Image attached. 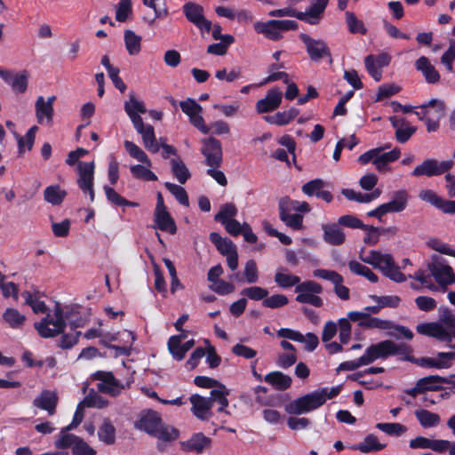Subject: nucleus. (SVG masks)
Returning <instances> with one entry per match:
<instances>
[{
  "mask_svg": "<svg viewBox=\"0 0 455 455\" xmlns=\"http://www.w3.org/2000/svg\"><path fill=\"white\" fill-rule=\"evenodd\" d=\"M2 79L11 85L12 89L18 93H24L28 88V73L22 70L20 73L12 74L9 70H0Z\"/></svg>",
  "mask_w": 455,
  "mask_h": 455,
  "instance_id": "nucleus-22",
  "label": "nucleus"
},
{
  "mask_svg": "<svg viewBox=\"0 0 455 455\" xmlns=\"http://www.w3.org/2000/svg\"><path fill=\"white\" fill-rule=\"evenodd\" d=\"M434 110L436 112V118L443 117L445 111L444 103L432 99L427 103L420 106V111H416L415 114L420 120H426Z\"/></svg>",
  "mask_w": 455,
  "mask_h": 455,
  "instance_id": "nucleus-34",
  "label": "nucleus"
},
{
  "mask_svg": "<svg viewBox=\"0 0 455 455\" xmlns=\"http://www.w3.org/2000/svg\"><path fill=\"white\" fill-rule=\"evenodd\" d=\"M329 185L322 179H315L307 181L301 187V191L307 196H315L326 203H331L333 199L332 194L325 189Z\"/></svg>",
  "mask_w": 455,
  "mask_h": 455,
  "instance_id": "nucleus-18",
  "label": "nucleus"
},
{
  "mask_svg": "<svg viewBox=\"0 0 455 455\" xmlns=\"http://www.w3.org/2000/svg\"><path fill=\"white\" fill-rule=\"evenodd\" d=\"M452 166L451 161L438 162L436 159L428 158L424 160L420 164L417 165L412 171L411 175L414 177H433L439 176L450 170Z\"/></svg>",
  "mask_w": 455,
  "mask_h": 455,
  "instance_id": "nucleus-11",
  "label": "nucleus"
},
{
  "mask_svg": "<svg viewBox=\"0 0 455 455\" xmlns=\"http://www.w3.org/2000/svg\"><path fill=\"white\" fill-rule=\"evenodd\" d=\"M202 154L205 156L206 164L210 167H219L222 161V148L220 142L213 138L202 140Z\"/></svg>",
  "mask_w": 455,
  "mask_h": 455,
  "instance_id": "nucleus-17",
  "label": "nucleus"
},
{
  "mask_svg": "<svg viewBox=\"0 0 455 455\" xmlns=\"http://www.w3.org/2000/svg\"><path fill=\"white\" fill-rule=\"evenodd\" d=\"M376 427L391 436H401L407 432V427L397 422L378 423Z\"/></svg>",
  "mask_w": 455,
  "mask_h": 455,
  "instance_id": "nucleus-54",
  "label": "nucleus"
},
{
  "mask_svg": "<svg viewBox=\"0 0 455 455\" xmlns=\"http://www.w3.org/2000/svg\"><path fill=\"white\" fill-rule=\"evenodd\" d=\"M99 440L105 444H113L116 441V428L113 424L105 419L98 430Z\"/></svg>",
  "mask_w": 455,
  "mask_h": 455,
  "instance_id": "nucleus-47",
  "label": "nucleus"
},
{
  "mask_svg": "<svg viewBox=\"0 0 455 455\" xmlns=\"http://www.w3.org/2000/svg\"><path fill=\"white\" fill-rule=\"evenodd\" d=\"M275 283L284 289L300 284V278L298 275L285 272H276L275 275Z\"/></svg>",
  "mask_w": 455,
  "mask_h": 455,
  "instance_id": "nucleus-52",
  "label": "nucleus"
},
{
  "mask_svg": "<svg viewBox=\"0 0 455 455\" xmlns=\"http://www.w3.org/2000/svg\"><path fill=\"white\" fill-rule=\"evenodd\" d=\"M192 404L191 411L201 420H208L212 416V399L195 394L189 397Z\"/></svg>",
  "mask_w": 455,
  "mask_h": 455,
  "instance_id": "nucleus-21",
  "label": "nucleus"
},
{
  "mask_svg": "<svg viewBox=\"0 0 455 455\" xmlns=\"http://www.w3.org/2000/svg\"><path fill=\"white\" fill-rule=\"evenodd\" d=\"M374 267L379 269L385 276L394 282L403 283L406 280L405 275L400 271L391 254L379 252V259Z\"/></svg>",
  "mask_w": 455,
  "mask_h": 455,
  "instance_id": "nucleus-14",
  "label": "nucleus"
},
{
  "mask_svg": "<svg viewBox=\"0 0 455 455\" xmlns=\"http://www.w3.org/2000/svg\"><path fill=\"white\" fill-rule=\"evenodd\" d=\"M300 40L304 43L306 51L313 61H318L325 57H331V52L324 41L314 39L305 33L299 35Z\"/></svg>",
  "mask_w": 455,
  "mask_h": 455,
  "instance_id": "nucleus-15",
  "label": "nucleus"
},
{
  "mask_svg": "<svg viewBox=\"0 0 455 455\" xmlns=\"http://www.w3.org/2000/svg\"><path fill=\"white\" fill-rule=\"evenodd\" d=\"M445 355V352H439L435 357H421L417 359V363L426 368L448 369L450 364Z\"/></svg>",
  "mask_w": 455,
  "mask_h": 455,
  "instance_id": "nucleus-39",
  "label": "nucleus"
},
{
  "mask_svg": "<svg viewBox=\"0 0 455 455\" xmlns=\"http://www.w3.org/2000/svg\"><path fill=\"white\" fill-rule=\"evenodd\" d=\"M125 378L124 379H116L110 371H96L92 374L94 379L99 380L97 389L99 392L109 395L111 396H117L121 392L129 388L133 382V373L128 369L124 368Z\"/></svg>",
  "mask_w": 455,
  "mask_h": 455,
  "instance_id": "nucleus-3",
  "label": "nucleus"
},
{
  "mask_svg": "<svg viewBox=\"0 0 455 455\" xmlns=\"http://www.w3.org/2000/svg\"><path fill=\"white\" fill-rule=\"evenodd\" d=\"M386 444L380 443L378 437L374 435H367L363 442L353 446L354 450H358L363 453L371 451H379L383 450Z\"/></svg>",
  "mask_w": 455,
  "mask_h": 455,
  "instance_id": "nucleus-44",
  "label": "nucleus"
},
{
  "mask_svg": "<svg viewBox=\"0 0 455 455\" xmlns=\"http://www.w3.org/2000/svg\"><path fill=\"white\" fill-rule=\"evenodd\" d=\"M348 267L350 271L353 272L354 274L363 275L371 283H377L379 280L378 275L374 272H372L368 267L359 263L358 261H349Z\"/></svg>",
  "mask_w": 455,
  "mask_h": 455,
  "instance_id": "nucleus-51",
  "label": "nucleus"
},
{
  "mask_svg": "<svg viewBox=\"0 0 455 455\" xmlns=\"http://www.w3.org/2000/svg\"><path fill=\"white\" fill-rule=\"evenodd\" d=\"M299 115V110L291 108L288 110L283 112H277L273 116H267L264 119L271 124L276 125H285L289 124L292 119H294Z\"/></svg>",
  "mask_w": 455,
  "mask_h": 455,
  "instance_id": "nucleus-41",
  "label": "nucleus"
},
{
  "mask_svg": "<svg viewBox=\"0 0 455 455\" xmlns=\"http://www.w3.org/2000/svg\"><path fill=\"white\" fill-rule=\"evenodd\" d=\"M315 277L328 280L334 284V291L336 295L343 300L349 299V289L343 285V277L334 270H328L323 268L315 269L313 272Z\"/></svg>",
  "mask_w": 455,
  "mask_h": 455,
  "instance_id": "nucleus-16",
  "label": "nucleus"
},
{
  "mask_svg": "<svg viewBox=\"0 0 455 455\" xmlns=\"http://www.w3.org/2000/svg\"><path fill=\"white\" fill-rule=\"evenodd\" d=\"M81 403L84 407L98 409H103L108 404V400L94 390H91Z\"/></svg>",
  "mask_w": 455,
  "mask_h": 455,
  "instance_id": "nucleus-53",
  "label": "nucleus"
},
{
  "mask_svg": "<svg viewBox=\"0 0 455 455\" xmlns=\"http://www.w3.org/2000/svg\"><path fill=\"white\" fill-rule=\"evenodd\" d=\"M364 64L366 70L370 74V76L377 82L380 81L382 77L381 68H379L378 64L375 60V56L371 54L365 57Z\"/></svg>",
  "mask_w": 455,
  "mask_h": 455,
  "instance_id": "nucleus-63",
  "label": "nucleus"
},
{
  "mask_svg": "<svg viewBox=\"0 0 455 455\" xmlns=\"http://www.w3.org/2000/svg\"><path fill=\"white\" fill-rule=\"evenodd\" d=\"M414 415L419 425L423 428H431L437 427L441 422L439 414L425 409H419L414 411Z\"/></svg>",
  "mask_w": 455,
  "mask_h": 455,
  "instance_id": "nucleus-38",
  "label": "nucleus"
},
{
  "mask_svg": "<svg viewBox=\"0 0 455 455\" xmlns=\"http://www.w3.org/2000/svg\"><path fill=\"white\" fill-rule=\"evenodd\" d=\"M289 302L288 298L283 294H274L270 297H266L262 301V306L267 308H279Z\"/></svg>",
  "mask_w": 455,
  "mask_h": 455,
  "instance_id": "nucleus-64",
  "label": "nucleus"
},
{
  "mask_svg": "<svg viewBox=\"0 0 455 455\" xmlns=\"http://www.w3.org/2000/svg\"><path fill=\"white\" fill-rule=\"evenodd\" d=\"M56 100L55 96H51L45 100L43 96H39L36 101V116L37 122L41 124L52 123L54 114L53 103Z\"/></svg>",
  "mask_w": 455,
  "mask_h": 455,
  "instance_id": "nucleus-20",
  "label": "nucleus"
},
{
  "mask_svg": "<svg viewBox=\"0 0 455 455\" xmlns=\"http://www.w3.org/2000/svg\"><path fill=\"white\" fill-rule=\"evenodd\" d=\"M212 440L205 436L203 433L193 435L188 441L181 443L184 451L202 453L205 449L211 446Z\"/></svg>",
  "mask_w": 455,
  "mask_h": 455,
  "instance_id": "nucleus-28",
  "label": "nucleus"
},
{
  "mask_svg": "<svg viewBox=\"0 0 455 455\" xmlns=\"http://www.w3.org/2000/svg\"><path fill=\"white\" fill-rule=\"evenodd\" d=\"M124 111L131 119L132 124H136L142 120L140 115L147 112L145 104L136 98L134 93L129 94V100L124 102Z\"/></svg>",
  "mask_w": 455,
  "mask_h": 455,
  "instance_id": "nucleus-25",
  "label": "nucleus"
},
{
  "mask_svg": "<svg viewBox=\"0 0 455 455\" xmlns=\"http://www.w3.org/2000/svg\"><path fill=\"white\" fill-rule=\"evenodd\" d=\"M283 98V92L280 89L273 88L269 90L264 99H261L256 103V109L258 113H268L276 109Z\"/></svg>",
  "mask_w": 455,
  "mask_h": 455,
  "instance_id": "nucleus-24",
  "label": "nucleus"
},
{
  "mask_svg": "<svg viewBox=\"0 0 455 455\" xmlns=\"http://www.w3.org/2000/svg\"><path fill=\"white\" fill-rule=\"evenodd\" d=\"M416 330L419 334L435 338L441 342L450 343L452 339H455V330L449 331L443 324L437 322L418 324Z\"/></svg>",
  "mask_w": 455,
  "mask_h": 455,
  "instance_id": "nucleus-13",
  "label": "nucleus"
},
{
  "mask_svg": "<svg viewBox=\"0 0 455 455\" xmlns=\"http://www.w3.org/2000/svg\"><path fill=\"white\" fill-rule=\"evenodd\" d=\"M279 218L289 228L293 230H301L303 228V216L299 213H292L293 211L279 201Z\"/></svg>",
  "mask_w": 455,
  "mask_h": 455,
  "instance_id": "nucleus-26",
  "label": "nucleus"
},
{
  "mask_svg": "<svg viewBox=\"0 0 455 455\" xmlns=\"http://www.w3.org/2000/svg\"><path fill=\"white\" fill-rule=\"evenodd\" d=\"M279 201L287 205L290 210L299 214L307 213L311 211L309 204L304 201L292 200L287 196L282 197Z\"/></svg>",
  "mask_w": 455,
  "mask_h": 455,
  "instance_id": "nucleus-61",
  "label": "nucleus"
},
{
  "mask_svg": "<svg viewBox=\"0 0 455 455\" xmlns=\"http://www.w3.org/2000/svg\"><path fill=\"white\" fill-rule=\"evenodd\" d=\"M428 270L436 283L447 286L455 283V274L445 259L438 255H433L427 264Z\"/></svg>",
  "mask_w": 455,
  "mask_h": 455,
  "instance_id": "nucleus-8",
  "label": "nucleus"
},
{
  "mask_svg": "<svg viewBox=\"0 0 455 455\" xmlns=\"http://www.w3.org/2000/svg\"><path fill=\"white\" fill-rule=\"evenodd\" d=\"M237 212V208L234 204H225L215 215L214 220L223 225L231 220H235L234 217L236 216Z\"/></svg>",
  "mask_w": 455,
  "mask_h": 455,
  "instance_id": "nucleus-57",
  "label": "nucleus"
},
{
  "mask_svg": "<svg viewBox=\"0 0 455 455\" xmlns=\"http://www.w3.org/2000/svg\"><path fill=\"white\" fill-rule=\"evenodd\" d=\"M22 297L25 299V303L32 308L34 313L44 314L47 312L48 308L45 303L39 299L37 293L33 294L29 291H24Z\"/></svg>",
  "mask_w": 455,
  "mask_h": 455,
  "instance_id": "nucleus-50",
  "label": "nucleus"
},
{
  "mask_svg": "<svg viewBox=\"0 0 455 455\" xmlns=\"http://www.w3.org/2000/svg\"><path fill=\"white\" fill-rule=\"evenodd\" d=\"M94 162H79L77 164V185L84 194H88L91 202L94 201Z\"/></svg>",
  "mask_w": 455,
  "mask_h": 455,
  "instance_id": "nucleus-9",
  "label": "nucleus"
},
{
  "mask_svg": "<svg viewBox=\"0 0 455 455\" xmlns=\"http://www.w3.org/2000/svg\"><path fill=\"white\" fill-rule=\"evenodd\" d=\"M253 28L258 34H262L266 38L278 41L283 37V31L296 30L298 23L290 20H271L265 22L256 21Z\"/></svg>",
  "mask_w": 455,
  "mask_h": 455,
  "instance_id": "nucleus-6",
  "label": "nucleus"
},
{
  "mask_svg": "<svg viewBox=\"0 0 455 455\" xmlns=\"http://www.w3.org/2000/svg\"><path fill=\"white\" fill-rule=\"evenodd\" d=\"M35 329L38 334L44 339L53 338L62 333L66 327L65 316L60 304L48 312L39 322L35 323Z\"/></svg>",
  "mask_w": 455,
  "mask_h": 455,
  "instance_id": "nucleus-4",
  "label": "nucleus"
},
{
  "mask_svg": "<svg viewBox=\"0 0 455 455\" xmlns=\"http://www.w3.org/2000/svg\"><path fill=\"white\" fill-rule=\"evenodd\" d=\"M400 156V150L395 148L388 152H382L380 148H378V154L374 160V165L377 170H384L388 163H392L397 160Z\"/></svg>",
  "mask_w": 455,
  "mask_h": 455,
  "instance_id": "nucleus-46",
  "label": "nucleus"
},
{
  "mask_svg": "<svg viewBox=\"0 0 455 455\" xmlns=\"http://www.w3.org/2000/svg\"><path fill=\"white\" fill-rule=\"evenodd\" d=\"M346 23L348 30L352 34L365 35L367 29L363 22L356 18V16L351 12H346Z\"/></svg>",
  "mask_w": 455,
  "mask_h": 455,
  "instance_id": "nucleus-56",
  "label": "nucleus"
},
{
  "mask_svg": "<svg viewBox=\"0 0 455 455\" xmlns=\"http://www.w3.org/2000/svg\"><path fill=\"white\" fill-rule=\"evenodd\" d=\"M241 294L251 300H264L268 295V291L260 286H249L244 288Z\"/></svg>",
  "mask_w": 455,
  "mask_h": 455,
  "instance_id": "nucleus-60",
  "label": "nucleus"
},
{
  "mask_svg": "<svg viewBox=\"0 0 455 455\" xmlns=\"http://www.w3.org/2000/svg\"><path fill=\"white\" fill-rule=\"evenodd\" d=\"M411 348L407 344L401 342L395 343L390 339L380 341L371 345L364 352L365 359L363 361L370 364L378 359H386L391 355L400 356L404 360H411L409 355Z\"/></svg>",
  "mask_w": 455,
  "mask_h": 455,
  "instance_id": "nucleus-2",
  "label": "nucleus"
},
{
  "mask_svg": "<svg viewBox=\"0 0 455 455\" xmlns=\"http://www.w3.org/2000/svg\"><path fill=\"white\" fill-rule=\"evenodd\" d=\"M186 18L195 24L198 28L209 32L212 28V22L204 17V9L195 3H188L183 6Z\"/></svg>",
  "mask_w": 455,
  "mask_h": 455,
  "instance_id": "nucleus-19",
  "label": "nucleus"
},
{
  "mask_svg": "<svg viewBox=\"0 0 455 455\" xmlns=\"http://www.w3.org/2000/svg\"><path fill=\"white\" fill-rule=\"evenodd\" d=\"M210 240L216 246L220 253L225 257L237 251L235 244L230 239L224 238L218 233H211Z\"/></svg>",
  "mask_w": 455,
  "mask_h": 455,
  "instance_id": "nucleus-37",
  "label": "nucleus"
},
{
  "mask_svg": "<svg viewBox=\"0 0 455 455\" xmlns=\"http://www.w3.org/2000/svg\"><path fill=\"white\" fill-rule=\"evenodd\" d=\"M409 201V194L406 190L401 189L393 192L391 199L384 205L389 212H401L406 209Z\"/></svg>",
  "mask_w": 455,
  "mask_h": 455,
  "instance_id": "nucleus-33",
  "label": "nucleus"
},
{
  "mask_svg": "<svg viewBox=\"0 0 455 455\" xmlns=\"http://www.w3.org/2000/svg\"><path fill=\"white\" fill-rule=\"evenodd\" d=\"M136 132L140 134L143 145L150 153H157L160 150V145L156 141L154 127L150 124H145L143 121L133 124Z\"/></svg>",
  "mask_w": 455,
  "mask_h": 455,
  "instance_id": "nucleus-23",
  "label": "nucleus"
},
{
  "mask_svg": "<svg viewBox=\"0 0 455 455\" xmlns=\"http://www.w3.org/2000/svg\"><path fill=\"white\" fill-rule=\"evenodd\" d=\"M58 395L51 390H44L34 399L33 405L41 410H44L49 415H53L58 404Z\"/></svg>",
  "mask_w": 455,
  "mask_h": 455,
  "instance_id": "nucleus-27",
  "label": "nucleus"
},
{
  "mask_svg": "<svg viewBox=\"0 0 455 455\" xmlns=\"http://www.w3.org/2000/svg\"><path fill=\"white\" fill-rule=\"evenodd\" d=\"M341 386L332 387H322L305 395L296 398L285 405V411L289 414L300 415L313 411L327 400L336 397L341 391Z\"/></svg>",
  "mask_w": 455,
  "mask_h": 455,
  "instance_id": "nucleus-1",
  "label": "nucleus"
},
{
  "mask_svg": "<svg viewBox=\"0 0 455 455\" xmlns=\"http://www.w3.org/2000/svg\"><path fill=\"white\" fill-rule=\"evenodd\" d=\"M57 448H71L74 455H95L96 451L86 442L73 434L62 433L55 442Z\"/></svg>",
  "mask_w": 455,
  "mask_h": 455,
  "instance_id": "nucleus-10",
  "label": "nucleus"
},
{
  "mask_svg": "<svg viewBox=\"0 0 455 455\" xmlns=\"http://www.w3.org/2000/svg\"><path fill=\"white\" fill-rule=\"evenodd\" d=\"M153 436L161 441L171 442L178 438L179 431L173 427L164 425L163 422H161L156 430V433H155Z\"/></svg>",
  "mask_w": 455,
  "mask_h": 455,
  "instance_id": "nucleus-55",
  "label": "nucleus"
},
{
  "mask_svg": "<svg viewBox=\"0 0 455 455\" xmlns=\"http://www.w3.org/2000/svg\"><path fill=\"white\" fill-rule=\"evenodd\" d=\"M339 338L341 344H347L351 339L352 325L347 318H339L338 323Z\"/></svg>",
  "mask_w": 455,
  "mask_h": 455,
  "instance_id": "nucleus-62",
  "label": "nucleus"
},
{
  "mask_svg": "<svg viewBox=\"0 0 455 455\" xmlns=\"http://www.w3.org/2000/svg\"><path fill=\"white\" fill-rule=\"evenodd\" d=\"M67 192L59 185L47 187L44 191V200L52 205H60L64 201Z\"/></svg>",
  "mask_w": 455,
  "mask_h": 455,
  "instance_id": "nucleus-43",
  "label": "nucleus"
},
{
  "mask_svg": "<svg viewBox=\"0 0 455 455\" xmlns=\"http://www.w3.org/2000/svg\"><path fill=\"white\" fill-rule=\"evenodd\" d=\"M415 68L421 72L428 84H436L439 82L440 74L427 57H419L415 61Z\"/></svg>",
  "mask_w": 455,
  "mask_h": 455,
  "instance_id": "nucleus-31",
  "label": "nucleus"
},
{
  "mask_svg": "<svg viewBox=\"0 0 455 455\" xmlns=\"http://www.w3.org/2000/svg\"><path fill=\"white\" fill-rule=\"evenodd\" d=\"M161 422L162 419L157 412L149 411L140 417V419L135 423V427L140 430L145 431L150 435H154Z\"/></svg>",
  "mask_w": 455,
  "mask_h": 455,
  "instance_id": "nucleus-30",
  "label": "nucleus"
},
{
  "mask_svg": "<svg viewBox=\"0 0 455 455\" xmlns=\"http://www.w3.org/2000/svg\"><path fill=\"white\" fill-rule=\"evenodd\" d=\"M323 239L331 245H340L345 242L346 235L339 223L323 224Z\"/></svg>",
  "mask_w": 455,
  "mask_h": 455,
  "instance_id": "nucleus-29",
  "label": "nucleus"
},
{
  "mask_svg": "<svg viewBox=\"0 0 455 455\" xmlns=\"http://www.w3.org/2000/svg\"><path fill=\"white\" fill-rule=\"evenodd\" d=\"M124 146L131 157L145 164H135L131 166L130 172L132 175L135 179L139 180L149 181L156 180V175L149 169L152 165V163L151 160L148 158V155L132 141L124 140Z\"/></svg>",
  "mask_w": 455,
  "mask_h": 455,
  "instance_id": "nucleus-5",
  "label": "nucleus"
},
{
  "mask_svg": "<svg viewBox=\"0 0 455 455\" xmlns=\"http://www.w3.org/2000/svg\"><path fill=\"white\" fill-rule=\"evenodd\" d=\"M264 380L278 390H285L291 385V379L280 371L267 374Z\"/></svg>",
  "mask_w": 455,
  "mask_h": 455,
  "instance_id": "nucleus-40",
  "label": "nucleus"
},
{
  "mask_svg": "<svg viewBox=\"0 0 455 455\" xmlns=\"http://www.w3.org/2000/svg\"><path fill=\"white\" fill-rule=\"evenodd\" d=\"M171 167L173 176L180 184H184L190 178V172L186 164L180 159L171 160Z\"/></svg>",
  "mask_w": 455,
  "mask_h": 455,
  "instance_id": "nucleus-48",
  "label": "nucleus"
},
{
  "mask_svg": "<svg viewBox=\"0 0 455 455\" xmlns=\"http://www.w3.org/2000/svg\"><path fill=\"white\" fill-rule=\"evenodd\" d=\"M360 326L363 328L369 329H379V330H387L393 327L391 322L387 320H383L377 317H371L369 315L364 321L360 322Z\"/></svg>",
  "mask_w": 455,
  "mask_h": 455,
  "instance_id": "nucleus-59",
  "label": "nucleus"
},
{
  "mask_svg": "<svg viewBox=\"0 0 455 455\" xmlns=\"http://www.w3.org/2000/svg\"><path fill=\"white\" fill-rule=\"evenodd\" d=\"M449 380L438 375H430L419 379L411 388L405 389L403 392L411 396L417 397L419 395L427 391H435L442 388L443 384H448Z\"/></svg>",
  "mask_w": 455,
  "mask_h": 455,
  "instance_id": "nucleus-12",
  "label": "nucleus"
},
{
  "mask_svg": "<svg viewBox=\"0 0 455 455\" xmlns=\"http://www.w3.org/2000/svg\"><path fill=\"white\" fill-rule=\"evenodd\" d=\"M167 346L172 356L177 361H181L187 352L195 346V340L190 339L182 344L179 337H170Z\"/></svg>",
  "mask_w": 455,
  "mask_h": 455,
  "instance_id": "nucleus-32",
  "label": "nucleus"
},
{
  "mask_svg": "<svg viewBox=\"0 0 455 455\" xmlns=\"http://www.w3.org/2000/svg\"><path fill=\"white\" fill-rule=\"evenodd\" d=\"M228 395V389H227L224 385L220 384L217 388L211 391V396L209 398L212 399V404L214 402H217L220 404L218 411L222 412L228 405V400L227 398Z\"/></svg>",
  "mask_w": 455,
  "mask_h": 455,
  "instance_id": "nucleus-49",
  "label": "nucleus"
},
{
  "mask_svg": "<svg viewBox=\"0 0 455 455\" xmlns=\"http://www.w3.org/2000/svg\"><path fill=\"white\" fill-rule=\"evenodd\" d=\"M4 321L12 329H20L26 321V316L13 307H8L3 314Z\"/></svg>",
  "mask_w": 455,
  "mask_h": 455,
  "instance_id": "nucleus-45",
  "label": "nucleus"
},
{
  "mask_svg": "<svg viewBox=\"0 0 455 455\" xmlns=\"http://www.w3.org/2000/svg\"><path fill=\"white\" fill-rule=\"evenodd\" d=\"M125 48L130 55H138L141 51L140 36L135 34L132 30H125L124 34Z\"/></svg>",
  "mask_w": 455,
  "mask_h": 455,
  "instance_id": "nucleus-42",
  "label": "nucleus"
},
{
  "mask_svg": "<svg viewBox=\"0 0 455 455\" xmlns=\"http://www.w3.org/2000/svg\"><path fill=\"white\" fill-rule=\"evenodd\" d=\"M155 222L156 227L164 232H168L172 235L175 234L177 228L174 220L168 212L167 209L155 211Z\"/></svg>",
  "mask_w": 455,
  "mask_h": 455,
  "instance_id": "nucleus-36",
  "label": "nucleus"
},
{
  "mask_svg": "<svg viewBox=\"0 0 455 455\" xmlns=\"http://www.w3.org/2000/svg\"><path fill=\"white\" fill-rule=\"evenodd\" d=\"M296 300L299 303L310 304L320 307L323 306V299L318 294L323 292L321 284L315 281H305L295 287Z\"/></svg>",
  "mask_w": 455,
  "mask_h": 455,
  "instance_id": "nucleus-7",
  "label": "nucleus"
},
{
  "mask_svg": "<svg viewBox=\"0 0 455 455\" xmlns=\"http://www.w3.org/2000/svg\"><path fill=\"white\" fill-rule=\"evenodd\" d=\"M310 6L306 10L307 23L315 25L319 23L329 0H309Z\"/></svg>",
  "mask_w": 455,
  "mask_h": 455,
  "instance_id": "nucleus-35",
  "label": "nucleus"
},
{
  "mask_svg": "<svg viewBox=\"0 0 455 455\" xmlns=\"http://www.w3.org/2000/svg\"><path fill=\"white\" fill-rule=\"evenodd\" d=\"M164 187L180 204L188 206V196L184 188L172 182H165Z\"/></svg>",
  "mask_w": 455,
  "mask_h": 455,
  "instance_id": "nucleus-58",
  "label": "nucleus"
}]
</instances>
